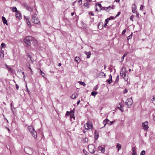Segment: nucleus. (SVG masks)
Instances as JSON below:
<instances>
[{
	"label": "nucleus",
	"instance_id": "nucleus-1",
	"mask_svg": "<svg viewBox=\"0 0 155 155\" xmlns=\"http://www.w3.org/2000/svg\"><path fill=\"white\" fill-rule=\"evenodd\" d=\"M32 21L35 24H39L40 25V21L37 16V14H34L32 15Z\"/></svg>",
	"mask_w": 155,
	"mask_h": 155
},
{
	"label": "nucleus",
	"instance_id": "nucleus-2",
	"mask_svg": "<svg viewBox=\"0 0 155 155\" xmlns=\"http://www.w3.org/2000/svg\"><path fill=\"white\" fill-rule=\"evenodd\" d=\"M28 129L33 137L36 138L37 137V134L35 131L34 128L32 126H30L28 127Z\"/></svg>",
	"mask_w": 155,
	"mask_h": 155
},
{
	"label": "nucleus",
	"instance_id": "nucleus-3",
	"mask_svg": "<svg viewBox=\"0 0 155 155\" xmlns=\"http://www.w3.org/2000/svg\"><path fill=\"white\" fill-rule=\"evenodd\" d=\"M32 40V37L31 36H28L24 39V42L26 44L29 46H30L31 44V41Z\"/></svg>",
	"mask_w": 155,
	"mask_h": 155
},
{
	"label": "nucleus",
	"instance_id": "nucleus-4",
	"mask_svg": "<svg viewBox=\"0 0 155 155\" xmlns=\"http://www.w3.org/2000/svg\"><path fill=\"white\" fill-rule=\"evenodd\" d=\"M125 103V105H127V107L130 108L133 103L132 98H128Z\"/></svg>",
	"mask_w": 155,
	"mask_h": 155
},
{
	"label": "nucleus",
	"instance_id": "nucleus-5",
	"mask_svg": "<svg viewBox=\"0 0 155 155\" xmlns=\"http://www.w3.org/2000/svg\"><path fill=\"white\" fill-rule=\"evenodd\" d=\"M24 151L26 153L28 154H31L33 152V150L32 149L28 147H27L25 148Z\"/></svg>",
	"mask_w": 155,
	"mask_h": 155
},
{
	"label": "nucleus",
	"instance_id": "nucleus-6",
	"mask_svg": "<svg viewBox=\"0 0 155 155\" xmlns=\"http://www.w3.org/2000/svg\"><path fill=\"white\" fill-rule=\"evenodd\" d=\"M126 68L123 67L121 69L120 75L123 78H124L126 76Z\"/></svg>",
	"mask_w": 155,
	"mask_h": 155
},
{
	"label": "nucleus",
	"instance_id": "nucleus-7",
	"mask_svg": "<svg viewBox=\"0 0 155 155\" xmlns=\"http://www.w3.org/2000/svg\"><path fill=\"white\" fill-rule=\"evenodd\" d=\"M88 150L89 152L91 154H93L95 152L94 149L95 148V146L93 145H90L88 146Z\"/></svg>",
	"mask_w": 155,
	"mask_h": 155
},
{
	"label": "nucleus",
	"instance_id": "nucleus-8",
	"mask_svg": "<svg viewBox=\"0 0 155 155\" xmlns=\"http://www.w3.org/2000/svg\"><path fill=\"white\" fill-rule=\"evenodd\" d=\"M147 125L148 122L147 121H146L142 123V125L144 130H148L149 127L147 126Z\"/></svg>",
	"mask_w": 155,
	"mask_h": 155
},
{
	"label": "nucleus",
	"instance_id": "nucleus-9",
	"mask_svg": "<svg viewBox=\"0 0 155 155\" xmlns=\"http://www.w3.org/2000/svg\"><path fill=\"white\" fill-rule=\"evenodd\" d=\"M104 76V77H106V74L103 72H101L97 74V76L100 78H103V76Z\"/></svg>",
	"mask_w": 155,
	"mask_h": 155
},
{
	"label": "nucleus",
	"instance_id": "nucleus-10",
	"mask_svg": "<svg viewBox=\"0 0 155 155\" xmlns=\"http://www.w3.org/2000/svg\"><path fill=\"white\" fill-rule=\"evenodd\" d=\"M24 6L25 7L27 10L30 12H32L33 11V9L32 8L30 7L28 5H27L26 4L24 3Z\"/></svg>",
	"mask_w": 155,
	"mask_h": 155
},
{
	"label": "nucleus",
	"instance_id": "nucleus-11",
	"mask_svg": "<svg viewBox=\"0 0 155 155\" xmlns=\"http://www.w3.org/2000/svg\"><path fill=\"white\" fill-rule=\"evenodd\" d=\"M15 16L16 18L19 19H21V14L18 11L16 12Z\"/></svg>",
	"mask_w": 155,
	"mask_h": 155
},
{
	"label": "nucleus",
	"instance_id": "nucleus-12",
	"mask_svg": "<svg viewBox=\"0 0 155 155\" xmlns=\"http://www.w3.org/2000/svg\"><path fill=\"white\" fill-rule=\"evenodd\" d=\"M106 82H108V83L109 84H110L112 82V76L111 74H110L109 75V78L107 80Z\"/></svg>",
	"mask_w": 155,
	"mask_h": 155
},
{
	"label": "nucleus",
	"instance_id": "nucleus-13",
	"mask_svg": "<svg viewBox=\"0 0 155 155\" xmlns=\"http://www.w3.org/2000/svg\"><path fill=\"white\" fill-rule=\"evenodd\" d=\"M94 139L97 140L99 137L98 132L97 130H95L94 132Z\"/></svg>",
	"mask_w": 155,
	"mask_h": 155
},
{
	"label": "nucleus",
	"instance_id": "nucleus-14",
	"mask_svg": "<svg viewBox=\"0 0 155 155\" xmlns=\"http://www.w3.org/2000/svg\"><path fill=\"white\" fill-rule=\"evenodd\" d=\"M103 27V23L102 22H99L98 24V28L100 29H102Z\"/></svg>",
	"mask_w": 155,
	"mask_h": 155
},
{
	"label": "nucleus",
	"instance_id": "nucleus-15",
	"mask_svg": "<svg viewBox=\"0 0 155 155\" xmlns=\"http://www.w3.org/2000/svg\"><path fill=\"white\" fill-rule=\"evenodd\" d=\"M121 103H120L119 104V105L118 106V108L120 109V110L122 111L123 112L124 111V110L123 108L124 106H122V105L121 104Z\"/></svg>",
	"mask_w": 155,
	"mask_h": 155
},
{
	"label": "nucleus",
	"instance_id": "nucleus-16",
	"mask_svg": "<svg viewBox=\"0 0 155 155\" xmlns=\"http://www.w3.org/2000/svg\"><path fill=\"white\" fill-rule=\"evenodd\" d=\"M110 121V120L107 118H106L105 119L103 122V123L104 124V127L105 126L106 124H107L108 123V122Z\"/></svg>",
	"mask_w": 155,
	"mask_h": 155
},
{
	"label": "nucleus",
	"instance_id": "nucleus-17",
	"mask_svg": "<svg viewBox=\"0 0 155 155\" xmlns=\"http://www.w3.org/2000/svg\"><path fill=\"white\" fill-rule=\"evenodd\" d=\"M2 19L3 21V23L4 24H6L7 25H8L7 23V20L3 16H2Z\"/></svg>",
	"mask_w": 155,
	"mask_h": 155
},
{
	"label": "nucleus",
	"instance_id": "nucleus-18",
	"mask_svg": "<svg viewBox=\"0 0 155 155\" xmlns=\"http://www.w3.org/2000/svg\"><path fill=\"white\" fill-rule=\"evenodd\" d=\"M86 54L87 55V58H89L91 56V52H90V51H89V52H87V51H85V52Z\"/></svg>",
	"mask_w": 155,
	"mask_h": 155
},
{
	"label": "nucleus",
	"instance_id": "nucleus-19",
	"mask_svg": "<svg viewBox=\"0 0 155 155\" xmlns=\"http://www.w3.org/2000/svg\"><path fill=\"white\" fill-rule=\"evenodd\" d=\"M10 9L13 12H15L16 13L18 11L16 7H11L10 8Z\"/></svg>",
	"mask_w": 155,
	"mask_h": 155
},
{
	"label": "nucleus",
	"instance_id": "nucleus-20",
	"mask_svg": "<svg viewBox=\"0 0 155 155\" xmlns=\"http://www.w3.org/2000/svg\"><path fill=\"white\" fill-rule=\"evenodd\" d=\"M133 155H135L136 154V149L135 147L132 148V153Z\"/></svg>",
	"mask_w": 155,
	"mask_h": 155
},
{
	"label": "nucleus",
	"instance_id": "nucleus-21",
	"mask_svg": "<svg viewBox=\"0 0 155 155\" xmlns=\"http://www.w3.org/2000/svg\"><path fill=\"white\" fill-rule=\"evenodd\" d=\"M74 60L76 62L78 63L80 62V59L79 57H76L74 58Z\"/></svg>",
	"mask_w": 155,
	"mask_h": 155
},
{
	"label": "nucleus",
	"instance_id": "nucleus-22",
	"mask_svg": "<svg viewBox=\"0 0 155 155\" xmlns=\"http://www.w3.org/2000/svg\"><path fill=\"white\" fill-rule=\"evenodd\" d=\"M78 94L74 93L71 96V98L73 99H75L76 97V96L78 95Z\"/></svg>",
	"mask_w": 155,
	"mask_h": 155
},
{
	"label": "nucleus",
	"instance_id": "nucleus-23",
	"mask_svg": "<svg viewBox=\"0 0 155 155\" xmlns=\"http://www.w3.org/2000/svg\"><path fill=\"white\" fill-rule=\"evenodd\" d=\"M87 126L88 127L87 129H91L92 127V125L89 123H87Z\"/></svg>",
	"mask_w": 155,
	"mask_h": 155
},
{
	"label": "nucleus",
	"instance_id": "nucleus-24",
	"mask_svg": "<svg viewBox=\"0 0 155 155\" xmlns=\"http://www.w3.org/2000/svg\"><path fill=\"white\" fill-rule=\"evenodd\" d=\"M116 147L118 148L117 151H119L121 147V145L118 143L117 144Z\"/></svg>",
	"mask_w": 155,
	"mask_h": 155
},
{
	"label": "nucleus",
	"instance_id": "nucleus-25",
	"mask_svg": "<svg viewBox=\"0 0 155 155\" xmlns=\"http://www.w3.org/2000/svg\"><path fill=\"white\" fill-rule=\"evenodd\" d=\"M6 46V45L4 43H2L1 44V49H2V48H5Z\"/></svg>",
	"mask_w": 155,
	"mask_h": 155
},
{
	"label": "nucleus",
	"instance_id": "nucleus-26",
	"mask_svg": "<svg viewBox=\"0 0 155 155\" xmlns=\"http://www.w3.org/2000/svg\"><path fill=\"white\" fill-rule=\"evenodd\" d=\"M26 22L27 23V25H28L29 26L30 25V27H31V25L30 22L29 21V19H26Z\"/></svg>",
	"mask_w": 155,
	"mask_h": 155
},
{
	"label": "nucleus",
	"instance_id": "nucleus-27",
	"mask_svg": "<svg viewBox=\"0 0 155 155\" xmlns=\"http://www.w3.org/2000/svg\"><path fill=\"white\" fill-rule=\"evenodd\" d=\"M78 83H79L80 85H82L84 86H85L86 85L85 83L84 82L78 81Z\"/></svg>",
	"mask_w": 155,
	"mask_h": 155
},
{
	"label": "nucleus",
	"instance_id": "nucleus-28",
	"mask_svg": "<svg viewBox=\"0 0 155 155\" xmlns=\"http://www.w3.org/2000/svg\"><path fill=\"white\" fill-rule=\"evenodd\" d=\"M97 93V91H92L91 93V95L94 96Z\"/></svg>",
	"mask_w": 155,
	"mask_h": 155
},
{
	"label": "nucleus",
	"instance_id": "nucleus-29",
	"mask_svg": "<svg viewBox=\"0 0 155 155\" xmlns=\"http://www.w3.org/2000/svg\"><path fill=\"white\" fill-rule=\"evenodd\" d=\"M115 122V120H114L112 121H109L108 122V124L110 126L111 125Z\"/></svg>",
	"mask_w": 155,
	"mask_h": 155
},
{
	"label": "nucleus",
	"instance_id": "nucleus-30",
	"mask_svg": "<svg viewBox=\"0 0 155 155\" xmlns=\"http://www.w3.org/2000/svg\"><path fill=\"white\" fill-rule=\"evenodd\" d=\"M115 18V17L111 16L109 18H107V20H108L109 21L110 20L114 19Z\"/></svg>",
	"mask_w": 155,
	"mask_h": 155
},
{
	"label": "nucleus",
	"instance_id": "nucleus-31",
	"mask_svg": "<svg viewBox=\"0 0 155 155\" xmlns=\"http://www.w3.org/2000/svg\"><path fill=\"white\" fill-rule=\"evenodd\" d=\"M145 154V150H143L141 151L140 153V155H144Z\"/></svg>",
	"mask_w": 155,
	"mask_h": 155
},
{
	"label": "nucleus",
	"instance_id": "nucleus-32",
	"mask_svg": "<svg viewBox=\"0 0 155 155\" xmlns=\"http://www.w3.org/2000/svg\"><path fill=\"white\" fill-rule=\"evenodd\" d=\"M119 79V76L118 75H117V78H116V79L115 81V83H117L118 82V81Z\"/></svg>",
	"mask_w": 155,
	"mask_h": 155
},
{
	"label": "nucleus",
	"instance_id": "nucleus-33",
	"mask_svg": "<svg viewBox=\"0 0 155 155\" xmlns=\"http://www.w3.org/2000/svg\"><path fill=\"white\" fill-rule=\"evenodd\" d=\"M0 57L2 58L4 57V54L2 51L1 52L0 51Z\"/></svg>",
	"mask_w": 155,
	"mask_h": 155
},
{
	"label": "nucleus",
	"instance_id": "nucleus-34",
	"mask_svg": "<svg viewBox=\"0 0 155 155\" xmlns=\"http://www.w3.org/2000/svg\"><path fill=\"white\" fill-rule=\"evenodd\" d=\"M40 72L41 75L42 76V77H44L45 75V73L43 71H42L41 69H40Z\"/></svg>",
	"mask_w": 155,
	"mask_h": 155
},
{
	"label": "nucleus",
	"instance_id": "nucleus-35",
	"mask_svg": "<svg viewBox=\"0 0 155 155\" xmlns=\"http://www.w3.org/2000/svg\"><path fill=\"white\" fill-rule=\"evenodd\" d=\"M88 5L89 4L88 2H86L84 4V6L87 7V8L89 7Z\"/></svg>",
	"mask_w": 155,
	"mask_h": 155
},
{
	"label": "nucleus",
	"instance_id": "nucleus-36",
	"mask_svg": "<svg viewBox=\"0 0 155 155\" xmlns=\"http://www.w3.org/2000/svg\"><path fill=\"white\" fill-rule=\"evenodd\" d=\"M120 14H121V13L120 12H118L117 13V14L116 15V16H115V18L117 17H118V16H119V15Z\"/></svg>",
	"mask_w": 155,
	"mask_h": 155
},
{
	"label": "nucleus",
	"instance_id": "nucleus-37",
	"mask_svg": "<svg viewBox=\"0 0 155 155\" xmlns=\"http://www.w3.org/2000/svg\"><path fill=\"white\" fill-rule=\"evenodd\" d=\"M128 92V90H127L126 89V88H125L124 90V91H123V93L124 94H125L126 93H127Z\"/></svg>",
	"mask_w": 155,
	"mask_h": 155
},
{
	"label": "nucleus",
	"instance_id": "nucleus-38",
	"mask_svg": "<svg viewBox=\"0 0 155 155\" xmlns=\"http://www.w3.org/2000/svg\"><path fill=\"white\" fill-rule=\"evenodd\" d=\"M70 117L71 118H75V117L74 116V114H70Z\"/></svg>",
	"mask_w": 155,
	"mask_h": 155
},
{
	"label": "nucleus",
	"instance_id": "nucleus-39",
	"mask_svg": "<svg viewBox=\"0 0 155 155\" xmlns=\"http://www.w3.org/2000/svg\"><path fill=\"white\" fill-rule=\"evenodd\" d=\"M128 54V52H126L123 55L124 57H125Z\"/></svg>",
	"mask_w": 155,
	"mask_h": 155
},
{
	"label": "nucleus",
	"instance_id": "nucleus-40",
	"mask_svg": "<svg viewBox=\"0 0 155 155\" xmlns=\"http://www.w3.org/2000/svg\"><path fill=\"white\" fill-rule=\"evenodd\" d=\"M128 54V52H126L123 55L124 57H125Z\"/></svg>",
	"mask_w": 155,
	"mask_h": 155
},
{
	"label": "nucleus",
	"instance_id": "nucleus-41",
	"mask_svg": "<svg viewBox=\"0 0 155 155\" xmlns=\"http://www.w3.org/2000/svg\"><path fill=\"white\" fill-rule=\"evenodd\" d=\"M144 7V6H143V5H141L140 8V10H142Z\"/></svg>",
	"mask_w": 155,
	"mask_h": 155
},
{
	"label": "nucleus",
	"instance_id": "nucleus-42",
	"mask_svg": "<svg viewBox=\"0 0 155 155\" xmlns=\"http://www.w3.org/2000/svg\"><path fill=\"white\" fill-rule=\"evenodd\" d=\"M89 15H90L94 16V14L93 12H89Z\"/></svg>",
	"mask_w": 155,
	"mask_h": 155
},
{
	"label": "nucleus",
	"instance_id": "nucleus-43",
	"mask_svg": "<svg viewBox=\"0 0 155 155\" xmlns=\"http://www.w3.org/2000/svg\"><path fill=\"white\" fill-rule=\"evenodd\" d=\"M71 113L70 112L67 111L66 114V115H70Z\"/></svg>",
	"mask_w": 155,
	"mask_h": 155
},
{
	"label": "nucleus",
	"instance_id": "nucleus-44",
	"mask_svg": "<svg viewBox=\"0 0 155 155\" xmlns=\"http://www.w3.org/2000/svg\"><path fill=\"white\" fill-rule=\"evenodd\" d=\"M132 34H131L129 36L127 37V39H130L132 38Z\"/></svg>",
	"mask_w": 155,
	"mask_h": 155
},
{
	"label": "nucleus",
	"instance_id": "nucleus-45",
	"mask_svg": "<svg viewBox=\"0 0 155 155\" xmlns=\"http://www.w3.org/2000/svg\"><path fill=\"white\" fill-rule=\"evenodd\" d=\"M71 114H74V110H72L70 112Z\"/></svg>",
	"mask_w": 155,
	"mask_h": 155
},
{
	"label": "nucleus",
	"instance_id": "nucleus-46",
	"mask_svg": "<svg viewBox=\"0 0 155 155\" xmlns=\"http://www.w3.org/2000/svg\"><path fill=\"white\" fill-rule=\"evenodd\" d=\"M126 32V29H125L124 30L122 33V34H123V35L124 34V33Z\"/></svg>",
	"mask_w": 155,
	"mask_h": 155
},
{
	"label": "nucleus",
	"instance_id": "nucleus-47",
	"mask_svg": "<svg viewBox=\"0 0 155 155\" xmlns=\"http://www.w3.org/2000/svg\"><path fill=\"white\" fill-rule=\"evenodd\" d=\"M101 10H106L105 9V7H101Z\"/></svg>",
	"mask_w": 155,
	"mask_h": 155
},
{
	"label": "nucleus",
	"instance_id": "nucleus-48",
	"mask_svg": "<svg viewBox=\"0 0 155 155\" xmlns=\"http://www.w3.org/2000/svg\"><path fill=\"white\" fill-rule=\"evenodd\" d=\"M133 18H134V16L133 15H131L130 18V20L133 21Z\"/></svg>",
	"mask_w": 155,
	"mask_h": 155
},
{
	"label": "nucleus",
	"instance_id": "nucleus-49",
	"mask_svg": "<svg viewBox=\"0 0 155 155\" xmlns=\"http://www.w3.org/2000/svg\"><path fill=\"white\" fill-rule=\"evenodd\" d=\"M132 12L134 13H135L137 12V11L135 9H133L132 10Z\"/></svg>",
	"mask_w": 155,
	"mask_h": 155
},
{
	"label": "nucleus",
	"instance_id": "nucleus-50",
	"mask_svg": "<svg viewBox=\"0 0 155 155\" xmlns=\"http://www.w3.org/2000/svg\"><path fill=\"white\" fill-rule=\"evenodd\" d=\"M84 140L85 141V142H87L88 141V138H85L84 139Z\"/></svg>",
	"mask_w": 155,
	"mask_h": 155
},
{
	"label": "nucleus",
	"instance_id": "nucleus-51",
	"mask_svg": "<svg viewBox=\"0 0 155 155\" xmlns=\"http://www.w3.org/2000/svg\"><path fill=\"white\" fill-rule=\"evenodd\" d=\"M125 57H124V55H123V57H122V58H121V62H122L123 61H124V58Z\"/></svg>",
	"mask_w": 155,
	"mask_h": 155
},
{
	"label": "nucleus",
	"instance_id": "nucleus-52",
	"mask_svg": "<svg viewBox=\"0 0 155 155\" xmlns=\"http://www.w3.org/2000/svg\"><path fill=\"white\" fill-rule=\"evenodd\" d=\"M105 151V149L104 148H103V149L101 150V152L103 153Z\"/></svg>",
	"mask_w": 155,
	"mask_h": 155
},
{
	"label": "nucleus",
	"instance_id": "nucleus-53",
	"mask_svg": "<svg viewBox=\"0 0 155 155\" xmlns=\"http://www.w3.org/2000/svg\"><path fill=\"white\" fill-rule=\"evenodd\" d=\"M103 147H101V146H100L99 147H98V148H99V149L100 150H101H101L103 149Z\"/></svg>",
	"mask_w": 155,
	"mask_h": 155
},
{
	"label": "nucleus",
	"instance_id": "nucleus-54",
	"mask_svg": "<svg viewBox=\"0 0 155 155\" xmlns=\"http://www.w3.org/2000/svg\"><path fill=\"white\" fill-rule=\"evenodd\" d=\"M152 100L153 101H155V96H153V97Z\"/></svg>",
	"mask_w": 155,
	"mask_h": 155
},
{
	"label": "nucleus",
	"instance_id": "nucleus-55",
	"mask_svg": "<svg viewBox=\"0 0 155 155\" xmlns=\"http://www.w3.org/2000/svg\"><path fill=\"white\" fill-rule=\"evenodd\" d=\"M15 86H16V89L17 90H18L19 88L18 86V85L17 84H16Z\"/></svg>",
	"mask_w": 155,
	"mask_h": 155
},
{
	"label": "nucleus",
	"instance_id": "nucleus-56",
	"mask_svg": "<svg viewBox=\"0 0 155 155\" xmlns=\"http://www.w3.org/2000/svg\"><path fill=\"white\" fill-rule=\"evenodd\" d=\"M97 5L101 8L102 7L101 4L100 3H98Z\"/></svg>",
	"mask_w": 155,
	"mask_h": 155
},
{
	"label": "nucleus",
	"instance_id": "nucleus-57",
	"mask_svg": "<svg viewBox=\"0 0 155 155\" xmlns=\"http://www.w3.org/2000/svg\"><path fill=\"white\" fill-rule=\"evenodd\" d=\"M28 65H29V69L31 71V72H32V69H31V68H30V64L28 63Z\"/></svg>",
	"mask_w": 155,
	"mask_h": 155
},
{
	"label": "nucleus",
	"instance_id": "nucleus-58",
	"mask_svg": "<svg viewBox=\"0 0 155 155\" xmlns=\"http://www.w3.org/2000/svg\"><path fill=\"white\" fill-rule=\"evenodd\" d=\"M28 65H29V69L31 71V72H32V69H31V68H30V64L28 63Z\"/></svg>",
	"mask_w": 155,
	"mask_h": 155
},
{
	"label": "nucleus",
	"instance_id": "nucleus-59",
	"mask_svg": "<svg viewBox=\"0 0 155 155\" xmlns=\"http://www.w3.org/2000/svg\"><path fill=\"white\" fill-rule=\"evenodd\" d=\"M108 20H107V19H106L105 20V22L106 23H108Z\"/></svg>",
	"mask_w": 155,
	"mask_h": 155
},
{
	"label": "nucleus",
	"instance_id": "nucleus-60",
	"mask_svg": "<svg viewBox=\"0 0 155 155\" xmlns=\"http://www.w3.org/2000/svg\"><path fill=\"white\" fill-rule=\"evenodd\" d=\"M136 13V17L138 18H139V14L137 12Z\"/></svg>",
	"mask_w": 155,
	"mask_h": 155
},
{
	"label": "nucleus",
	"instance_id": "nucleus-61",
	"mask_svg": "<svg viewBox=\"0 0 155 155\" xmlns=\"http://www.w3.org/2000/svg\"><path fill=\"white\" fill-rule=\"evenodd\" d=\"M10 105H11V110L13 112H14L13 110L12 107V103H11L10 104Z\"/></svg>",
	"mask_w": 155,
	"mask_h": 155
},
{
	"label": "nucleus",
	"instance_id": "nucleus-62",
	"mask_svg": "<svg viewBox=\"0 0 155 155\" xmlns=\"http://www.w3.org/2000/svg\"><path fill=\"white\" fill-rule=\"evenodd\" d=\"M80 100H79L77 102V105H78L80 102Z\"/></svg>",
	"mask_w": 155,
	"mask_h": 155
},
{
	"label": "nucleus",
	"instance_id": "nucleus-63",
	"mask_svg": "<svg viewBox=\"0 0 155 155\" xmlns=\"http://www.w3.org/2000/svg\"><path fill=\"white\" fill-rule=\"evenodd\" d=\"M97 88H98L97 85L95 87V90H97Z\"/></svg>",
	"mask_w": 155,
	"mask_h": 155
},
{
	"label": "nucleus",
	"instance_id": "nucleus-64",
	"mask_svg": "<svg viewBox=\"0 0 155 155\" xmlns=\"http://www.w3.org/2000/svg\"><path fill=\"white\" fill-rule=\"evenodd\" d=\"M109 8H108V7H105V9H106V10H105L106 11H108L107 10H108V9H109Z\"/></svg>",
	"mask_w": 155,
	"mask_h": 155
}]
</instances>
